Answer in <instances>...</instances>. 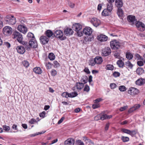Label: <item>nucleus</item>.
I'll list each match as a JSON object with an SVG mask.
<instances>
[{
    "label": "nucleus",
    "instance_id": "17",
    "mask_svg": "<svg viewBox=\"0 0 145 145\" xmlns=\"http://www.w3.org/2000/svg\"><path fill=\"white\" fill-rule=\"evenodd\" d=\"M64 33L66 35L69 36L73 34V31L71 28H68L64 30Z\"/></svg>",
    "mask_w": 145,
    "mask_h": 145
},
{
    "label": "nucleus",
    "instance_id": "15",
    "mask_svg": "<svg viewBox=\"0 0 145 145\" xmlns=\"http://www.w3.org/2000/svg\"><path fill=\"white\" fill-rule=\"evenodd\" d=\"M140 106L139 104H136L129 109L128 112L130 113L139 108Z\"/></svg>",
    "mask_w": 145,
    "mask_h": 145
},
{
    "label": "nucleus",
    "instance_id": "47",
    "mask_svg": "<svg viewBox=\"0 0 145 145\" xmlns=\"http://www.w3.org/2000/svg\"><path fill=\"white\" fill-rule=\"evenodd\" d=\"M68 93L67 92H64L62 93L61 95L63 97L67 98L68 97Z\"/></svg>",
    "mask_w": 145,
    "mask_h": 145
},
{
    "label": "nucleus",
    "instance_id": "25",
    "mask_svg": "<svg viewBox=\"0 0 145 145\" xmlns=\"http://www.w3.org/2000/svg\"><path fill=\"white\" fill-rule=\"evenodd\" d=\"M111 13V11L106 8L104 9L102 11V15L103 16H106L110 15Z\"/></svg>",
    "mask_w": 145,
    "mask_h": 145
},
{
    "label": "nucleus",
    "instance_id": "3",
    "mask_svg": "<svg viewBox=\"0 0 145 145\" xmlns=\"http://www.w3.org/2000/svg\"><path fill=\"white\" fill-rule=\"evenodd\" d=\"M110 46L112 49L115 50L119 48L120 45L118 41L114 40L110 42Z\"/></svg>",
    "mask_w": 145,
    "mask_h": 145
},
{
    "label": "nucleus",
    "instance_id": "43",
    "mask_svg": "<svg viewBox=\"0 0 145 145\" xmlns=\"http://www.w3.org/2000/svg\"><path fill=\"white\" fill-rule=\"evenodd\" d=\"M93 39V37H85L84 38V40L86 42L91 41Z\"/></svg>",
    "mask_w": 145,
    "mask_h": 145
},
{
    "label": "nucleus",
    "instance_id": "30",
    "mask_svg": "<svg viewBox=\"0 0 145 145\" xmlns=\"http://www.w3.org/2000/svg\"><path fill=\"white\" fill-rule=\"evenodd\" d=\"M117 14L121 19L122 18L123 16V13L122 9L120 8H118Z\"/></svg>",
    "mask_w": 145,
    "mask_h": 145
},
{
    "label": "nucleus",
    "instance_id": "29",
    "mask_svg": "<svg viewBox=\"0 0 145 145\" xmlns=\"http://www.w3.org/2000/svg\"><path fill=\"white\" fill-rule=\"evenodd\" d=\"M33 71L36 74H40L42 73V71L40 68L39 67H37L33 69Z\"/></svg>",
    "mask_w": 145,
    "mask_h": 145
},
{
    "label": "nucleus",
    "instance_id": "33",
    "mask_svg": "<svg viewBox=\"0 0 145 145\" xmlns=\"http://www.w3.org/2000/svg\"><path fill=\"white\" fill-rule=\"evenodd\" d=\"M126 58L129 60L132 59L133 57V54L129 52H127L126 53Z\"/></svg>",
    "mask_w": 145,
    "mask_h": 145
},
{
    "label": "nucleus",
    "instance_id": "13",
    "mask_svg": "<svg viewBox=\"0 0 145 145\" xmlns=\"http://www.w3.org/2000/svg\"><path fill=\"white\" fill-rule=\"evenodd\" d=\"M74 140L72 138H69L65 140L64 142L65 145H74Z\"/></svg>",
    "mask_w": 145,
    "mask_h": 145
},
{
    "label": "nucleus",
    "instance_id": "19",
    "mask_svg": "<svg viewBox=\"0 0 145 145\" xmlns=\"http://www.w3.org/2000/svg\"><path fill=\"white\" fill-rule=\"evenodd\" d=\"M16 22V20L13 16L10 15V25H14Z\"/></svg>",
    "mask_w": 145,
    "mask_h": 145
},
{
    "label": "nucleus",
    "instance_id": "10",
    "mask_svg": "<svg viewBox=\"0 0 145 145\" xmlns=\"http://www.w3.org/2000/svg\"><path fill=\"white\" fill-rule=\"evenodd\" d=\"M111 53L110 48L107 47L103 49L102 50V54L105 56H107L110 55Z\"/></svg>",
    "mask_w": 145,
    "mask_h": 145
},
{
    "label": "nucleus",
    "instance_id": "39",
    "mask_svg": "<svg viewBox=\"0 0 145 145\" xmlns=\"http://www.w3.org/2000/svg\"><path fill=\"white\" fill-rule=\"evenodd\" d=\"M75 144L76 145H84V142L80 140H78L75 141Z\"/></svg>",
    "mask_w": 145,
    "mask_h": 145
},
{
    "label": "nucleus",
    "instance_id": "48",
    "mask_svg": "<svg viewBox=\"0 0 145 145\" xmlns=\"http://www.w3.org/2000/svg\"><path fill=\"white\" fill-rule=\"evenodd\" d=\"M121 130V131H122L124 133L129 134L130 130H129L125 129H122Z\"/></svg>",
    "mask_w": 145,
    "mask_h": 145
},
{
    "label": "nucleus",
    "instance_id": "58",
    "mask_svg": "<svg viewBox=\"0 0 145 145\" xmlns=\"http://www.w3.org/2000/svg\"><path fill=\"white\" fill-rule=\"evenodd\" d=\"M113 76L115 77H117L120 76V73L118 72H115L113 73Z\"/></svg>",
    "mask_w": 145,
    "mask_h": 145
},
{
    "label": "nucleus",
    "instance_id": "37",
    "mask_svg": "<svg viewBox=\"0 0 145 145\" xmlns=\"http://www.w3.org/2000/svg\"><path fill=\"white\" fill-rule=\"evenodd\" d=\"M117 64L120 67H123L124 65V63L121 60H119L117 62Z\"/></svg>",
    "mask_w": 145,
    "mask_h": 145
},
{
    "label": "nucleus",
    "instance_id": "59",
    "mask_svg": "<svg viewBox=\"0 0 145 145\" xmlns=\"http://www.w3.org/2000/svg\"><path fill=\"white\" fill-rule=\"evenodd\" d=\"M69 5L70 7L73 8L74 7L75 4L73 3L70 2L69 3Z\"/></svg>",
    "mask_w": 145,
    "mask_h": 145
},
{
    "label": "nucleus",
    "instance_id": "4",
    "mask_svg": "<svg viewBox=\"0 0 145 145\" xmlns=\"http://www.w3.org/2000/svg\"><path fill=\"white\" fill-rule=\"evenodd\" d=\"M139 92V90L134 87L130 88L128 90V93L132 96H135L138 94Z\"/></svg>",
    "mask_w": 145,
    "mask_h": 145
},
{
    "label": "nucleus",
    "instance_id": "52",
    "mask_svg": "<svg viewBox=\"0 0 145 145\" xmlns=\"http://www.w3.org/2000/svg\"><path fill=\"white\" fill-rule=\"evenodd\" d=\"M54 66L56 67H57L60 66L59 63L56 61H54Z\"/></svg>",
    "mask_w": 145,
    "mask_h": 145
},
{
    "label": "nucleus",
    "instance_id": "20",
    "mask_svg": "<svg viewBox=\"0 0 145 145\" xmlns=\"http://www.w3.org/2000/svg\"><path fill=\"white\" fill-rule=\"evenodd\" d=\"M73 28L76 31H80L82 29V26L79 24H74Z\"/></svg>",
    "mask_w": 145,
    "mask_h": 145
},
{
    "label": "nucleus",
    "instance_id": "53",
    "mask_svg": "<svg viewBox=\"0 0 145 145\" xmlns=\"http://www.w3.org/2000/svg\"><path fill=\"white\" fill-rule=\"evenodd\" d=\"M110 86L112 89H114L117 86L115 84L112 83L110 84Z\"/></svg>",
    "mask_w": 145,
    "mask_h": 145
},
{
    "label": "nucleus",
    "instance_id": "32",
    "mask_svg": "<svg viewBox=\"0 0 145 145\" xmlns=\"http://www.w3.org/2000/svg\"><path fill=\"white\" fill-rule=\"evenodd\" d=\"M137 73L139 75L142 74L144 72V69L141 67H138L136 70Z\"/></svg>",
    "mask_w": 145,
    "mask_h": 145
},
{
    "label": "nucleus",
    "instance_id": "50",
    "mask_svg": "<svg viewBox=\"0 0 145 145\" xmlns=\"http://www.w3.org/2000/svg\"><path fill=\"white\" fill-rule=\"evenodd\" d=\"M23 63L25 67H27L29 66V64L27 61H24Z\"/></svg>",
    "mask_w": 145,
    "mask_h": 145
},
{
    "label": "nucleus",
    "instance_id": "1",
    "mask_svg": "<svg viewBox=\"0 0 145 145\" xmlns=\"http://www.w3.org/2000/svg\"><path fill=\"white\" fill-rule=\"evenodd\" d=\"M13 39H16L17 41L20 43L22 44L26 45L27 43L23 40V38L22 35L17 31H14L12 35Z\"/></svg>",
    "mask_w": 145,
    "mask_h": 145
},
{
    "label": "nucleus",
    "instance_id": "18",
    "mask_svg": "<svg viewBox=\"0 0 145 145\" xmlns=\"http://www.w3.org/2000/svg\"><path fill=\"white\" fill-rule=\"evenodd\" d=\"M18 52L21 54H23L25 52V49L22 46H19L16 48Z\"/></svg>",
    "mask_w": 145,
    "mask_h": 145
},
{
    "label": "nucleus",
    "instance_id": "22",
    "mask_svg": "<svg viewBox=\"0 0 145 145\" xmlns=\"http://www.w3.org/2000/svg\"><path fill=\"white\" fill-rule=\"evenodd\" d=\"M101 120H104L105 119H109L112 117V115H107L106 114L101 113L100 114Z\"/></svg>",
    "mask_w": 145,
    "mask_h": 145
},
{
    "label": "nucleus",
    "instance_id": "45",
    "mask_svg": "<svg viewBox=\"0 0 145 145\" xmlns=\"http://www.w3.org/2000/svg\"><path fill=\"white\" fill-rule=\"evenodd\" d=\"M89 86L87 85H86L84 89V91L88 92L89 91Z\"/></svg>",
    "mask_w": 145,
    "mask_h": 145
},
{
    "label": "nucleus",
    "instance_id": "56",
    "mask_svg": "<svg viewBox=\"0 0 145 145\" xmlns=\"http://www.w3.org/2000/svg\"><path fill=\"white\" fill-rule=\"evenodd\" d=\"M127 108H128V106H123V107H121L120 108V110L121 111H123L124 110H125Z\"/></svg>",
    "mask_w": 145,
    "mask_h": 145
},
{
    "label": "nucleus",
    "instance_id": "2",
    "mask_svg": "<svg viewBox=\"0 0 145 145\" xmlns=\"http://www.w3.org/2000/svg\"><path fill=\"white\" fill-rule=\"evenodd\" d=\"M54 35L57 38L61 40L65 39L66 37L63 36V32L60 30L56 31L54 33Z\"/></svg>",
    "mask_w": 145,
    "mask_h": 145
},
{
    "label": "nucleus",
    "instance_id": "6",
    "mask_svg": "<svg viewBox=\"0 0 145 145\" xmlns=\"http://www.w3.org/2000/svg\"><path fill=\"white\" fill-rule=\"evenodd\" d=\"M84 85L81 82H77L76 84L73 87V89L76 91H79L83 88Z\"/></svg>",
    "mask_w": 145,
    "mask_h": 145
},
{
    "label": "nucleus",
    "instance_id": "23",
    "mask_svg": "<svg viewBox=\"0 0 145 145\" xmlns=\"http://www.w3.org/2000/svg\"><path fill=\"white\" fill-rule=\"evenodd\" d=\"M123 5L122 0H116L115 5L118 8H120Z\"/></svg>",
    "mask_w": 145,
    "mask_h": 145
},
{
    "label": "nucleus",
    "instance_id": "62",
    "mask_svg": "<svg viewBox=\"0 0 145 145\" xmlns=\"http://www.w3.org/2000/svg\"><path fill=\"white\" fill-rule=\"evenodd\" d=\"M83 140L85 141H87L88 142H91V140L90 139H89L87 137H83Z\"/></svg>",
    "mask_w": 145,
    "mask_h": 145
},
{
    "label": "nucleus",
    "instance_id": "26",
    "mask_svg": "<svg viewBox=\"0 0 145 145\" xmlns=\"http://www.w3.org/2000/svg\"><path fill=\"white\" fill-rule=\"evenodd\" d=\"M101 100H94V104L92 105V107L93 108L95 109L100 106L99 102Z\"/></svg>",
    "mask_w": 145,
    "mask_h": 145
},
{
    "label": "nucleus",
    "instance_id": "54",
    "mask_svg": "<svg viewBox=\"0 0 145 145\" xmlns=\"http://www.w3.org/2000/svg\"><path fill=\"white\" fill-rule=\"evenodd\" d=\"M77 34H78V35L79 37H81L83 35V31L82 32L80 30V31H76Z\"/></svg>",
    "mask_w": 145,
    "mask_h": 145
},
{
    "label": "nucleus",
    "instance_id": "40",
    "mask_svg": "<svg viewBox=\"0 0 145 145\" xmlns=\"http://www.w3.org/2000/svg\"><path fill=\"white\" fill-rule=\"evenodd\" d=\"M121 139L124 142H127L129 140V138L128 137L123 136L121 137Z\"/></svg>",
    "mask_w": 145,
    "mask_h": 145
},
{
    "label": "nucleus",
    "instance_id": "24",
    "mask_svg": "<svg viewBox=\"0 0 145 145\" xmlns=\"http://www.w3.org/2000/svg\"><path fill=\"white\" fill-rule=\"evenodd\" d=\"M95 61L96 63L100 64L102 63L103 61V60L101 57L97 56L95 58Z\"/></svg>",
    "mask_w": 145,
    "mask_h": 145
},
{
    "label": "nucleus",
    "instance_id": "38",
    "mask_svg": "<svg viewBox=\"0 0 145 145\" xmlns=\"http://www.w3.org/2000/svg\"><path fill=\"white\" fill-rule=\"evenodd\" d=\"M48 57L50 60H53L55 59V56L53 53H50L49 54Z\"/></svg>",
    "mask_w": 145,
    "mask_h": 145
},
{
    "label": "nucleus",
    "instance_id": "60",
    "mask_svg": "<svg viewBox=\"0 0 145 145\" xmlns=\"http://www.w3.org/2000/svg\"><path fill=\"white\" fill-rule=\"evenodd\" d=\"M46 114V112L45 111H43L39 114V116L40 117L44 118Z\"/></svg>",
    "mask_w": 145,
    "mask_h": 145
},
{
    "label": "nucleus",
    "instance_id": "42",
    "mask_svg": "<svg viewBox=\"0 0 145 145\" xmlns=\"http://www.w3.org/2000/svg\"><path fill=\"white\" fill-rule=\"evenodd\" d=\"M106 69L108 70H112L114 69V67L112 65L108 64L106 65Z\"/></svg>",
    "mask_w": 145,
    "mask_h": 145
},
{
    "label": "nucleus",
    "instance_id": "44",
    "mask_svg": "<svg viewBox=\"0 0 145 145\" xmlns=\"http://www.w3.org/2000/svg\"><path fill=\"white\" fill-rule=\"evenodd\" d=\"M137 133V131L135 130L130 131L129 133V135H131L132 137L134 136Z\"/></svg>",
    "mask_w": 145,
    "mask_h": 145
},
{
    "label": "nucleus",
    "instance_id": "7",
    "mask_svg": "<svg viewBox=\"0 0 145 145\" xmlns=\"http://www.w3.org/2000/svg\"><path fill=\"white\" fill-rule=\"evenodd\" d=\"M90 22L93 25L96 27L99 26L101 24L100 20L95 18H91Z\"/></svg>",
    "mask_w": 145,
    "mask_h": 145
},
{
    "label": "nucleus",
    "instance_id": "63",
    "mask_svg": "<svg viewBox=\"0 0 145 145\" xmlns=\"http://www.w3.org/2000/svg\"><path fill=\"white\" fill-rule=\"evenodd\" d=\"M3 129L5 131H8L9 130L8 129L9 127L6 125H3Z\"/></svg>",
    "mask_w": 145,
    "mask_h": 145
},
{
    "label": "nucleus",
    "instance_id": "61",
    "mask_svg": "<svg viewBox=\"0 0 145 145\" xmlns=\"http://www.w3.org/2000/svg\"><path fill=\"white\" fill-rule=\"evenodd\" d=\"M94 119L95 120H101L100 114L98 115L95 117Z\"/></svg>",
    "mask_w": 145,
    "mask_h": 145
},
{
    "label": "nucleus",
    "instance_id": "8",
    "mask_svg": "<svg viewBox=\"0 0 145 145\" xmlns=\"http://www.w3.org/2000/svg\"><path fill=\"white\" fill-rule=\"evenodd\" d=\"M97 39L99 41L102 42L106 41L108 39V37L103 34H100L97 36Z\"/></svg>",
    "mask_w": 145,
    "mask_h": 145
},
{
    "label": "nucleus",
    "instance_id": "9",
    "mask_svg": "<svg viewBox=\"0 0 145 145\" xmlns=\"http://www.w3.org/2000/svg\"><path fill=\"white\" fill-rule=\"evenodd\" d=\"M136 26L138 29L141 31H144L145 29V25L142 22H137L136 24Z\"/></svg>",
    "mask_w": 145,
    "mask_h": 145
},
{
    "label": "nucleus",
    "instance_id": "14",
    "mask_svg": "<svg viewBox=\"0 0 145 145\" xmlns=\"http://www.w3.org/2000/svg\"><path fill=\"white\" fill-rule=\"evenodd\" d=\"M127 19L129 22L131 24H133L136 23V20L135 17L134 16L131 15H129L128 16Z\"/></svg>",
    "mask_w": 145,
    "mask_h": 145
},
{
    "label": "nucleus",
    "instance_id": "57",
    "mask_svg": "<svg viewBox=\"0 0 145 145\" xmlns=\"http://www.w3.org/2000/svg\"><path fill=\"white\" fill-rule=\"evenodd\" d=\"M95 60H91L90 61L89 64V65H91V66H93L95 64Z\"/></svg>",
    "mask_w": 145,
    "mask_h": 145
},
{
    "label": "nucleus",
    "instance_id": "46",
    "mask_svg": "<svg viewBox=\"0 0 145 145\" xmlns=\"http://www.w3.org/2000/svg\"><path fill=\"white\" fill-rule=\"evenodd\" d=\"M27 36L29 38H32V39H34V36L33 34L31 33H28Z\"/></svg>",
    "mask_w": 145,
    "mask_h": 145
},
{
    "label": "nucleus",
    "instance_id": "28",
    "mask_svg": "<svg viewBox=\"0 0 145 145\" xmlns=\"http://www.w3.org/2000/svg\"><path fill=\"white\" fill-rule=\"evenodd\" d=\"M3 34L6 35H8L9 34V27L8 26L4 27L3 30Z\"/></svg>",
    "mask_w": 145,
    "mask_h": 145
},
{
    "label": "nucleus",
    "instance_id": "16",
    "mask_svg": "<svg viewBox=\"0 0 145 145\" xmlns=\"http://www.w3.org/2000/svg\"><path fill=\"white\" fill-rule=\"evenodd\" d=\"M40 40L41 43L43 44L47 43L48 42V38L45 36H42L40 38Z\"/></svg>",
    "mask_w": 145,
    "mask_h": 145
},
{
    "label": "nucleus",
    "instance_id": "64",
    "mask_svg": "<svg viewBox=\"0 0 145 145\" xmlns=\"http://www.w3.org/2000/svg\"><path fill=\"white\" fill-rule=\"evenodd\" d=\"M65 119V117H62L58 121L57 123L59 124L61 123Z\"/></svg>",
    "mask_w": 145,
    "mask_h": 145
},
{
    "label": "nucleus",
    "instance_id": "5",
    "mask_svg": "<svg viewBox=\"0 0 145 145\" xmlns=\"http://www.w3.org/2000/svg\"><path fill=\"white\" fill-rule=\"evenodd\" d=\"M93 32L92 29L90 27H87L83 29V33L86 36H90Z\"/></svg>",
    "mask_w": 145,
    "mask_h": 145
},
{
    "label": "nucleus",
    "instance_id": "34",
    "mask_svg": "<svg viewBox=\"0 0 145 145\" xmlns=\"http://www.w3.org/2000/svg\"><path fill=\"white\" fill-rule=\"evenodd\" d=\"M46 35L48 38H50L53 35V33L51 30H48L46 31Z\"/></svg>",
    "mask_w": 145,
    "mask_h": 145
},
{
    "label": "nucleus",
    "instance_id": "35",
    "mask_svg": "<svg viewBox=\"0 0 145 145\" xmlns=\"http://www.w3.org/2000/svg\"><path fill=\"white\" fill-rule=\"evenodd\" d=\"M78 94L75 92H72L68 93V97L71 98H73L77 96Z\"/></svg>",
    "mask_w": 145,
    "mask_h": 145
},
{
    "label": "nucleus",
    "instance_id": "51",
    "mask_svg": "<svg viewBox=\"0 0 145 145\" xmlns=\"http://www.w3.org/2000/svg\"><path fill=\"white\" fill-rule=\"evenodd\" d=\"M57 71L55 69H52L51 71V74L52 76H55L57 74Z\"/></svg>",
    "mask_w": 145,
    "mask_h": 145
},
{
    "label": "nucleus",
    "instance_id": "55",
    "mask_svg": "<svg viewBox=\"0 0 145 145\" xmlns=\"http://www.w3.org/2000/svg\"><path fill=\"white\" fill-rule=\"evenodd\" d=\"M37 121L34 118L31 119L30 120H29V123L33 124L35 123Z\"/></svg>",
    "mask_w": 145,
    "mask_h": 145
},
{
    "label": "nucleus",
    "instance_id": "11",
    "mask_svg": "<svg viewBox=\"0 0 145 145\" xmlns=\"http://www.w3.org/2000/svg\"><path fill=\"white\" fill-rule=\"evenodd\" d=\"M29 44L30 46L33 48H36L37 46V42L35 39H32L30 40Z\"/></svg>",
    "mask_w": 145,
    "mask_h": 145
},
{
    "label": "nucleus",
    "instance_id": "31",
    "mask_svg": "<svg viewBox=\"0 0 145 145\" xmlns=\"http://www.w3.org/2000/svg\"><path fill=\"white\" fill-rule=\"evenodd\" d=\"M125 65L127 69H132L133 65L129 61H127L125 63Z\"/></svg>",
    "mask_w": 145,
    "mask_h": 145
},
{
    "label": "nucleus",
    "instance_id": "41",
    "mask_svg": "<svg viewBox=\"0 0 145 145\" xmlns=\"http://www.w3.org/2000/svg\"><path fill=\"white\" fill-rule=\"evenodd\" d=\"M119 89L120 91L123 92L125 91L127 89L125 86H121L119 87Z\"/></svg>",
    "mask_w": 145,
    "mask_h": 145
},
{
    "label": "nucleus",
    "instance_id": "49",
    "mask_svg": "<svg viewBox=\"0 0 145 145\" xmlns=\"http://www.w3.org/2000/svg\"><path fill=\"white\" fill-rule=\"evenodd\" d=\"M137 65L139 66H142L144 65L143 61L141 60H139L137 62Z\"/></svg>",
    "mask_w": 145,
    "mask_h": 145
},
{
    "label": "nucleus",
    "instance_id": "12",
    "mask_svg": "<svg viewBox=\"0 0 145 145\" xmlns=\"http://www.w3.org/2000/svg\"><path fill=\"white\" fill-rule=\"evenodd\" d=\"M17 29L19 31L24 34L27 31V28L22 25H19L17 27Z\"/></svg>",
    "mask_w": 145,
    "mask_h": 145
},
{
    "label": "nucleus",
    "instance_id": "36",
    "mask_svg": "<svg viewBox=\"0 0 145 145\" xmlns=\"http://www.w3.org/2000/svg\"><path fill=\"white\" fill-rule=\"evenodd\" d=\"M113 5L112 3H109L107 4L106 9L111 12L113 9Z\"/></svg>",
    "mask_w": 145,
    "mask_h": 145
},
{
    "label": "nucleus",
    "instance_id": "27",
    "mask_svg": "<svg viewBox=\"0 0 145 145\" xmlns=\"http://www.w3.org/2000/svg\"><path fill=\"white\" fill-rule=\"evenodd\" d=\"M88 78L86 75H84L82 77L80 80V82L84 84L86 83L88 81Z\"/></svg>",
    "mask_w": 145,
    "mask_h": 145
},
{
    "label": "nucleus",
    "instance_id": "21",
    "mask_svg": "<svg viewBox=\"0 0 145 145\" xmlns=\"http://www.w3.org/2000/svg\"><path fill=\"white\" fill-rule=\"evenodd\" d=\"M145 83V79L143 78H140L136 81V84L138 86L143 85Z\"/></svg>",
    "mask_w": 145,
    "mask_h": 145
}]
</instances>
